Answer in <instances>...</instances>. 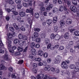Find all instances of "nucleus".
I'll list each match as a JSON object with an SVG mask.
<instances>
[{
	"instance_id": "obj_18",
	"label": "nucleus",
	"mask_w": 79,
	"mask_h": 79,
	"mask_svg": "<svg viewBox=\"0 0 79 79\" xmlns=\"http://www.w3.org/2000/svg\"><path fill=\"white\" fill-rule=\"evenodd\" d=\"M55 37L54 38V39L56 40H58L60 39H61L60 38V36L59 35H55Z\"/></svg>"
},
{
	"instance_id": "obj_47",
	"label": "nucleus",
	"mask_w": 79,
	"mask_h": 79,
	"mask_svg": "<svg viewBox=\"0 0 79 79\" xmlns=\"http://www.w3.org/2000/svg\"><path fill=\"white\" fill-rule=\"evenodd\" d=\"M48 54L47 52H45L44 53L43 56L44 58H47L48 57Z\"/></svg>"
},
{
	"instance_id": "obj_4",
	"label": "nucleus",
	"mask_w": 79,
	"mask_h": 79,
	"mask_svg": "<svg viewBox=\"0 0 79 79\" xmlns=\"http://www.w3.org/2000/svg\"><path fill=\"white\" fill-rule=\"evenodd\" d=\"M76 66L74 64H71L70 65L69 67L70 69H75V72H77V71H79V68L75 67Z\"/></svg>"
},
{
	"instance_id": "obj_14",
	"label": "nucleus",
	"mask_w": 79,
	"mask_h": 79,
	"mask_svg": "<svg viewBox=\"0 0 79 79\" xmlns=\"http://www.w3.org/2000/svg\"><path fill=\"white\" fill-rule=\"evenodd\" d=\"M3 58L5 60H6V61H8L9 60L8 55H4L3 56Z\"/></svg>"
},
{
	"instance_id": "obj_1",
	"label": "nucleus",
	"mask_w": 79,
	"mask_h": 79,
	"mask_svg": "<svg viewBox=\"0 0 79 79\" xmlns=\"http://www.w3.org/2000/svg\"><path fill=\"white\" fill-rule=\"evenodd\" d=\"M14 35V33H10L7 35V36L8 37V39H7V42L8 43L7 48L10 53H13L15 50H16V46H14L11 48V40L10 39H11L13 37V35Z\"/></svg>"
},
{
	"instance_id": "obj_52",
	"label": "nucleus",
	"mask_w": 79,
	"mask_h": 79,
	"mask_svg": "<svg viewBox=\"0 0 79 79\" xmlns=\"http://www.w3.org/2000/svg\"><path fill=\"white\" fill-rule=\"evenodd\" d=\"M64 48V46H61L59 48L60 50H63Z\"/></svg>"
},
{
	"instance_id": "obj_2",
	"label": "nucleus",
	"mask_w": 79,
	"mask_h": 79,
	"mask_svg": "<svg viewBox=\"0 0 79 79\" xmlns=\"http://www.w3.org/2000/svg\"><path fill=\"white\" fill-rule=\"evenodd\" d=\"M59 10L60 11H63V10H64V11H65V15H68L69 14V12H68V11L67 10V9L65 6L63 7V6H60L59 7Z\"/></svg>"
},
{
	"instance_id": "obj_32",
	"label": "nucleus",
	"mask_w": 79,
	"mask_h": 79,
	"mask_svg": "<svg viewBox=\"0 0 79 79\" xmlns=\"http://www.w3.org/2000/svg\"><path fill=\"white\" fill-rule=\"evenodd\" d=\"M19 52H21L23 51V48L19 47L18 48Z\"/></svg>"
},
{
	"instance_id": "obj_7",
	"label": "nucleus",
	"mask_w": 79,
	"mask_h": 79,
	"mask_svg": "<svg viewBox=\"0 0 79 79\" xmlns=\"http://www.w3.org/2000/svg\"><path fill=\"white\" fill-rule=\"evenodd\" d=\"M61 67L63 69H67L68 65L66 63V62H63L61 64Z\"/></svg>"
},
{
	"instance_id": "obj_41",
	"label": "nucleus",
	"mask_w": 79,
	"mask_h": 79,
	"mask_svg": "<svg viewBox=\"0 0 79 79\" xmlns=\"http://www.w3.org/2000/svg\"><path fill=\"white\" fill-rule=\"evenodd\" d=\"M9 29L11 32H14L15 31V29H14V28L13 27H10Z\"/></svg>"
},
{
	"instance_id": "obj_54",
	"label": "nucleus",
	"mask_w": 79,
	"mask_h": 79,
	"mask_svg": "<svg viewBox=\"0 0 79 79\" xmlns=\"http://www.w3.org/2000/svg\"><path fill=\"white\" fill-rule=\"evenodd\" d=\"M32 0H28V4L29 6H32Z\"/></svg>"
},
{
	"instance_id": "obj_22",
	"label": "nucleus",
	"mask_w": 79,
	"mask_h": 79,
	"mask_svg": "<svg viewBox=\"0 0 79 79\" xmlns=\"http://www.w3.org/2000/svg\"><path fill=\"white\" fill-rule=\"evenodd\" d=\"M46 23L48 25H50L52 23V20L50 19H48L46 21Z\"/></svg>"
},
{
	"instance_id": "obj_40",
	"label": "nucleus",
	"mask_w": 79,
	"mask_h": 79,
	"mask_svg": "<svg viewBox=\"0 0 79 79\" xmlns=\"http://www.w3.org/2000/svg\"><path fill=\"white\" fill-rule=\"evenodd\" d=\"M13 26L16 29H18V26L16 25V23H14L13 24Z\"/></svg>"
},
{
	"instance_id": "obj_9",
	"label": "nucleus",
	"mask_w": 79,
	"mask_h": 79,
	"mask_svg": "<svg viewBox=\"0 0 79 79\" xmlns=\"http://www.w3.org/2000/svg\"><path fill=\"white\" fill-rule=\"evenodd\" d=\"M32 41H35L36 42L38 43H40V38H34L32 37Z\"/></svg>"
},
{
	"instance_id": "obj_43",
	"label": "nucleus",
	"mask_w": 79,
	"mask_h": 79,
	"mask_svg": "<svg viewBox=\"0 0 79 79\" xmlns=\"http://www.w3.org/2000/svg\"><path fill=\"white\" fill-rule=\"evenodd\" d=\"M20 54V53L19 52H15L14 53V55L15 56H18Z\"/></svg>"
},
{
	"instance_id": "obj_3",
	"label": "nucleus",
	"mask_w": 79,
	"mask_h": 79,
	"mask_svg": "<svg viewBox=\"0 0 79 79\" xmlns=\"http://www.w3.org/2000/svg\"><path fill=\"white\" fill-rule=\"evenodd\" d=\"M44 70L46 71H50L51 70L52 72H55V69L53 67H52L50 68V66L49 65H47L45 66L44 68Z\"/></svg>"
},
{
	"instance_id": "obj_25",
	"label": "nucleus",
	"mask_w": 79,
	"mask_h": 79,
	"mask_svg": "<svg viewBox=\"0 0 79 79\" xmlns=\"http://www.w3.org/2000/svg\"><path fill=\"white\" fill-rule=\"evenodd\" d=\"M73 42L72 41H70L69 43V44L68 46V48H67L68 49H69V48H71V45H73Z\"/></svg>"
},
{
	"instance_id": "obj_31",
	"label": "nucleus",
	"mask_w": 79,
	"mask_h": 79,
	"mask_svg": "<svg viewBox=\"0 0 79 79\" xmlns=\"http://www.w3.org/2000/svg\"><path fill=\"white\" fill-rule=\"evenodd\" d=\"M45 42V44H49V43H50V39L48 38H46Z\"/></svg>"
},
{
	"instance_id": "obj_28",
	"label": "nucleus",
	"mask_w": 79,
	"mask_h": 79,
	"mask_svg": "<svg viewBox=\"0 0 79 79\" xmlns=\"http://www.w3.org/2000/svg\"><path fill=\"white\" fill-rule=\"evenodd\" d=\"M35 61H38L39 62H40V61H41V58L38 57V58H36L34 59Z\"/></svg>"
},
{
	"instance_id": "obj_45",
	"label": "nucleus",
	"mask_w": 79,
	"mask_h": 79,
	"mask_svg": "<svg viewBox=\"0 0 79 79\" xmlns=\"http://www.w3.org/2000/svg\"><path fill=\"white\" fill-rule=\"evenodd\" d=\"M32 71L33 73H35V74H36V73H37V69H36L35 68L33 69Z\"/></svg>"
},
{
	"instance_id": "obj_12",
	"label": "nucleus",
	"mask_w": 79,
	"mask_h": 79,
	"mask_svg": "<svg viewBox=\"0 0 79 79\" xmlns=\"http://www.w3.org/2000/svg\"><path fill=\"white\" fill-rule=\"evenodd\" d=\"M31 52L33 55H36L37 54V52L35 49H32L31 50Z\"/></svg>"
},
{
	"instance_id": "obj_51",
	"label": "nucleus",
	"mask_w": 79,
	"mask_h": 79,
	"mask_svg": "<svg viewBox=\"0 0 79 79\" xmlns=\"http://www.w3.org/2000/svg\"><path fill=\"white\" fill-rule=\"evenodd\" d=\"M35 48H40V44H37L35 46Z\"/></svg>"
},
{
	"instance_id": "obj_48",
	"label": "nucleus",
	"mask_w": 79,
	"mask_h": 79,
	"mask_svg": "<svg viewBox=\"0 0 79 79\" xmlns=\"http://www.w3.org/2000/svg\"><path fill=\"white\" fill-rule=\"evenodd\" d=\"M52 61V59L50 58H48L47 60V63H50Z\"/></svg>"
},
{
	"instance_id": "obj_13",
	"label": "nucleus",
	"mask_w": 79,
	"mask_h": 79,
	"mask_svg": "<svg viewBox=\"0 0 79 79\" xmlns=\"http://www.w3.org/2000/svg\"><path fill=\"white\" fill-rule=\"evenodd\" d=\"M26 43V41L21 40L19 42V44L20 46H23L24 44Z\"/></svg>"
},
{
	"instance_id": "obj_15",
	"label": "nucleus",
	"mask_w": 79,
	"mask_h": 79,
	"mask_svg": "<svg viewBox=\"0 0 79 79\" xmlns=\"http://www.w3.org/2000/svg\"><path fill=\"white\" fill-rule=\"evenodd\" d=\"M19 15L21 17H24L26 16V13L23 11H21L19 12Z\"/></svg>"
},
{
	"instance_id": "obj_37",
	"label": "nucleus",
	"mask_w": 79,
	"mask_h": 79,
	"mask_svg": "<svg viewBox=\"0 0 79 79\" xmlns=\"http://www.w3.org/2000/svg\"><path fill=\"white\" fill-rule=\"evenodd\" d=\"M35 18L37 19L39 17V13H36L35 14Z\"/></svg>"
},
{
	"instance_id": "obj_30",
	"label": "nucleus",
	"mask_w": 79,
	"mask_h": 79,
	"mask_svg": "<svg viewBox=\"0 0 79 79\" xmlns=\"http://www.w3.org/2000/svg\"><path fill=\"white\" fill-rule=\"evenodd\" d=\"M74 34L76 36H79V31H76L74 32Z\"/></svg>"
},
{
	"instance_id": "obj_56",
	"label": "nucleus",
	"mask_w": 79,
	"mask_h": 79,
	"mask_svg": "<svg viewBox=\"0 0 79 79\" xmlns=\"http://www.w3.org/2000/svg\"><path fill=\"white\" fill-rule=\"evenodd\" d=\"M19 42V40L17 39H15L14 41L15 44H17Z\"/></svg>"
},
{
	"instance_id": "obj_27",
	"label": "nucleus",
	"mask_w": 79,
	"mask_h": 79,
	"mask_svg": "<svg viewBox=\"0 0 79 79\" xmlns=\"http://www.w3.org/2000/svg\"><path fill=\"white\" fill-rule=\"evenodd\" d=\"M5 69V67L4 65L2 64L0 65V70H3Z\"/></svg>"
},
{
	"instance_id": "obj_19",
	"label": "nucleus",
	"mask_w": 79,
	"mask_h": 79,
	"mask_svg": "<svg viewBox=\"0 0 79 79\" xmlns=\"http://www.w3.org/2000/svg\"><path fill=\"white\" fill-rule=\"evenodd\" d=\"M6 3H9L10 5H13L14 3V2L11 0H7L6 1Z\"/></svg>"
},
{
	"instance_id": "obj_38",
	"label": "nucleus",
	"mask_w": 79,
	"mask_h": 79,
	"mask_svg": "<svg viewBox=\"0 0 79 79\" xmlns=\"http://www.w3.org/2000/svg\"><path fill=\"white\" fill-rule=\"evenodd\" d=\"M22 7V6H21V4H18L17 6V8L18 9H19V10H20V9H21Z\"/></svg>"
},
{
	"instance_id": "obj_58",
	"label": "nucleus",
	"mask_w": 79,
	"mask_h": 79,
	"mask_svg": "<svg viewBox=\"0 0 79 79\" xmlns=\"http://www.w3.org/2000/svg\"><path fill=\"white\" fill-rule=\"evenodd\" d=\"M22 39L23 40H26L27 39V37L25 35H23V38H22Z\"/></svg>"
},
{
	"instance_id": "obj_46",
	"label": "nucleus",
	"mask_w": 79,
	"mask_h": 79,
	"mask_svg": "<svg viewBox=\"0 0 79 79\" xmlns=\"http://www.w3.org/2000/svg\"><path fill=\"white\" fill-rule=\"evenodd\" d=\"M45 33H43L41 35V37L42 38H45Z\"/></svg>"
},
{
	"instance_id": "obj_17",
	"label": "nucleus",
	"mask_w": 79,
	"mask_h": 79,
	"mask_svg": "<svg viewBox=\"0 0 79 79\" xmlns=\"http://www.w3.org/2000/svg\"><path fill=\"white\" fill-rule=\"evenodd\" d=\"M60 24L61 26H64L65 24V22L63 20H61L60 22Z\"/></svg>"
},
{
	"instance_id": "obj_8",
	"label": "nucleus",
	"mask_w": 79,
	"mask_h": 79,
	"mask_svg": "<svg viewBox=\"0 0 79 79\" xmlns=\"http://www.w3.org/2000/svg\"><path fill=\"white\" fill-rule=\"evenodd\" d=\"M26 12L27 13H30L31 15H32V16H33L34 12H33V9H31V8H30V9H27L26 10Z\"/></svg>"
},
{
	"instance_id": "obj_26",
	"label": "nucleus",
	"mask_w": 79,
	"mask_h": 79,
	"mask_svg": "<svg viewBox=\"0 0 79 79\" xmlns=\"http://www.w3.org/2000/svg\"><path fill=\"white\" fill-rule=\"evenodd\" d=\"M34 37H34V38H37V37H38L39 36V33H38L37 32H35L34 33Z\"/></svg>"
},
{
	"instance_id": "obj_36",
	"label": "nucleus",
	"mask_w": 79,
	"mask_h": 79,
	"mask_svg": "<svg viewBox=\"0 0 79 79\" xmlns=\"http://www.w3.org/2000/svg\"><path fill=\"white\" fill-rule=\"evenodd\" d=\"M15 2L18 5L21 4V0H15Z\"/></svg>"
},
{
	"instance_id": "obj_33",
	"label": "nucleus",
	"mask_w": 79,
	"mask_h": 79,
	"mask_svg": "<svg viewBox=\"0 0 79 79\" xmlns=\"http://www.w3.org/2000/svg\"><path fill=\"white\" fill-rule=\"evenodd\" d=\"M34 30L35 31L39 32L40 31V29L38 28H35Z\"/></svg>"
},
{
	"instance_id": "obj_61",
	"label": "nucleus",
	"mask_w": 79,
	"mask_h": 79,
	"mask_svg": "<svg viewBox=\"0 0 79 79\" xmlns=\"http://www.w3.org/2000/svg\"><path fill=\"white\" fill-rule=\"evenodd\" d=\"M54 31L55 32H56L58 31V27L56 26L54 27Z\"/></svg>"
},
{
	"instance_id": "obj_6",
	"label": "nucleus",
	"mask_w": 79,
	"mask_h": 79,
	"mask_svg": "<svg viewBox=\"0 0 79 79\" xmlns=\"http://www.w3.org/2000/svg\"><path fill=\"white\" fill-rule=\"evenodd\" d=\"M62 59L61 57L60 56H57L56 57V61H55L54 63L55 64H59L60 63Z\"/></svg>"
},
{
	"instance_id": "obj_49",
	"label": "nucleus",
	"mask_w": 79,
	"mask_h": 79,
	"mask_svg": "<svg viewBox=\"0 0 79 79\" xmlns=\"http://www.w3.org/2000/svg\"><path fill=\"white\" fill-rule=\"evenodd\" d=\"M48 75L45 74H44L43 77V79H47Z\"/></svg>"
},
{
	"instance_id": "obj_10",
	"label": "nucleus",
	"mask_w": 79,
	"mask_h": 79,
	"mask_svg": "<svg viewBox=\"0 0 79 79\" xmlns=\"http://www.w3.org/2000/svg\"><path fill=\"white\" fill-rule=\"evenodd\" d=\"M53 4H50L49 5L48 7L45 9L46 11H50V9H52V8H53Z\"/></svg>"
},
{
	"instance_id": "obj_39",
	"label": "nucleus",
	"mask_w": 79,
	"mask_h": 79,
	"mask_svg": "<svg viewBox=\"0 0 79 79\" xmlns=\"http://www.w3.org/2000/svg\"><path fill=\"white\" fill-rule=\"evenodd\" d=\"M23 36H24V35H23L21 34H19V36H18L19 39H23Z\"/></svg>"
},
{
	"instance_id": "obj_44",
	"label": "nucleus",
	"mask_w": 79,
	"mask_h": 79,
	"mask_svg": "<svg viewBox=\"0 0 79 79\" xmlns=\"http://www.w3.org/2000/svg\"><path fill=\"white\" fill-rule=\"evenodd\" d=\"M20 29L22 31H26V28H25V27L23 26H22L21 27Z\"/></svg>"
},
{
	"instance_id": "obj_55",
	"label": "nucleus",
	"mask_w": 79,
	"mask_h": 79,
	"mask_svg": "<svg viewBox=\"0 0 79 79\" xmlns=\"http://www.w3.org/2000/svg\"><path fill=\"white\" fill-rule=\"evenodd\" d=\"M23 62H24V61H23V60H19V61L18 63L19 64H23Z\"/></svg>"
},
{
	"instance_id": "obj_62",
	"label": "nucleus",
	"mask_w": 79,
	"mask_h": 79,
	"mask_svg": "<svg viewBox=\"0 0 79 79\" xmlns=\"http://www.w3.org/2000/svg\"><path fill=\"white\" fill-rule=\"evenodd\" d=\"M28 48V46H27L24 49L23 51V52H27V50Z\"/></svg>"
},
{
	"instance_id": "obj_21",
	"label": "nucleus",
	"mask_w": 79,
	"mask_h": 79,
	"mask_svg": "<svg viewBox=\"0 0 79 79\" xmlns=\"http://www.w3.org/2000/svg\"><path fill=\"white\" fill-rule=\"evenodd\" d=\"M69 37V33H66L64 35V38H65V39H68Z\"/></svg>"
},
{
	"instance_id": "obj_23",
	"label": "nucleus",
	"mask_w": 79,
	"mask_h": 79,
	"mask_svg": "<svg viewBox=\"0 0 79 79\" xmlns=\"http://www.w3.org/2000/svg\"><path fill=\"white\" fill-rule=\"evenodd\" d=\"M53 12L55 13H57L59 11L58 9L55 7L54 8L53 10Z\"/></svg>"
},
{
	"instance_id": "obj_34",
	"label": "nucleus",
	"mask_w": 79,
	"mask_h": 79,
	"mask_svg": "<svg viewBox=\"0 0 79 79\" xmlns=\"http://www.w3.org/2000/svg\"><path fill=\"white\" fill-rule=\"evenodd\" d=\"M23 5L25 7H28L29 6V4L28 3H23Z\"/></svg>"
},
{
	"instance_id": "obj_53",
	"label": "nucleus",
	"mask_w": 79,
	"mask_h": 79,
	"mask_svg": "<svg viewBox=\"0 0 79 79\" xmlns=\"http://www.w3.org/2000/svg\"><path fill=\"white\" fill-rule=\"evenodd\" d=\"M8 70L10 71V72H12L13 71V67H11L9 68Z\"/></svg>"
},
{
	"instance_id": "obj_24",
	"label": "nucleus",
	"mask_w": 79,
	"mask_h": 79,
	"mask_svg": "<svg viewBox=\"0 0 79 79\" xmlns=\"http://www.w3.org/2000/svg\"><path fill=\"white\" fill-rule=\"evenodd\" d=\"M66 23L68 24H71L72 23V20L71 19H67L66 21Z\"/></svg>"
},
{
	"instance_id": "obj_20",
	"label": "nucleus",
	"mask_w": 79,
	"mask_h": 79,
	"mask_svg": "<svg viewBox=\"0 0 79 79\" xmlns=\"http://www.w3.org/2000/svg\"><path fill=\"white\" fill-rule=\"evenodd\" d=\"M38 55L40 56H42L44 54V52L41 50H40L38 52Z\"/></svg>"
},
{
	"instance_id": "obj_16",
	"label": "nucleus",
	"mask_w": 79,
	"mask_h": 79,
	"mask_svg": "<svg viewBox=\"0 0 79 79\" xmlns=\"http://www.w3.org/2000/svg\"><path fill=\"white\" fill-rule=\"evenodd\" d=\"M44 77V74H41L40 75H38L36 76V77L38 78V79H42Z\"/></svg>"
},
{
	"instance_id": "obj_29",
	"label": "nucleus",
	"mask_w": 79,
	"mask_h": 79,
	"mask_svg": "<svg viewBox=\"0 0 79 79\" xmlns=\"http://www.w3.org/2000/svg\"><path fill=\"white\" fill-rule=\"evenodd\" d=\"M55 34L52 33V34L50 36V38L51 39H55Z\"/></svg>"
},
{
	"instance_id": "obj_42",
	"label": "nucleus",
	"mask_w": 79,
	"mask_h": 79,
	"mask_svg": "<svg viewBox=\"0 0 79 79\" xmlns=\"http://www.w3.org/2000/svg\"><path fill=\"white\" fill-rule=\"evenodd\" d=\"M72 3L74 5H77V1L76 0H73Z\"/></svg>"
},
{
	"instance_id": "obj_60",
	"label": "nucleus",
	"mask_w": 79,
	"mask_h": 79,
	"mask_svg": "<svg viewBox=\"0 0 79 79\" xmlns=\"http://www.w3.org/2000/svg\"><path fill=\"white\" fill-rule=\"evenodd\" d=\"M29 57L31 59H33V58H35V57L33 56V55L30 54L29 55Z\"/></svg>"
},
{
	"instance_id": "obj_11",
	"label": "nucleus",
	"mask_w": 79,
	"mask_h": 79,
	"mask_svg": "<svg viewBox=\"0 0 79 79\" xmlns=\"http://www.w3.org/2000/svg\"><path fill=\"white\" fill-rule=\"evenodd\" d=\"M70 9L71 11H73L74 13L77 12V8L75 6H70Z\"/></svg>"
},
{
	"instance_id": "obj_57",
	"label": "nucleus",
	"mask_w": 79,
	"mask_h": 79,
	"mask_svg": "<svg viewBox=\"0 0 79 79\" xmlns=\"http://www.w3.org/2000/svg\"><path fill=\"white\" fill-rule=\"evenodd\" d=\"M45 10V8L44 7H40L41 11H44Z\"/></svg>"
},
{
	"instance_id": "obj_50",
	"label": "nucleus",
	"mask_w": 79,
	"mask_h": 79,
	"mask_svg": "<svg viewBox=\"0 0 79 79\" xmlns=\"http://www.w3.org/2000/svg\"><path fill=\"white\" fill-rule=\"evenodd\" d=\"M11 77L14 78V79H16V76L15 75V74L13 73L11 75Z\"/></svg>"
},
{
	"instance_id": "obj_5",
	"label": "nucleus",
	"mask_w": 79,
	"mask_h": 79,
	"mask_svg": "<svg viewBox=\"0 0 79 79\" xmlns=\"http://www.w3.org/2000/svg\"><path fill=\"white\" fill-rule=\"evenodd\" d=\"M27 21H28V23H29L30 25H28L26 24L25 26H26V27L27 28L28 27H30V29H31V28H32V21L31 20V19L29 18V19H27Z\"/></svg>"
},
{
	"instance_id": "obj_64",
	"label": "nucleus",
	"mask_w": 79,
	"mask_h": 79,
	"mask_svg": "<svg viewBox=\"0 0 79 79\" xmlns=\"http://www.w3.org/2000/svg\"><path fill=\"white\" fill-rule=\"evenodd\" d=\"M31 79H38V78L36 77L37 78H36V77H35L34 76H31Z\"/></svg>"
},
{
	"instance_id": "obj_35",
	"label": "nucleus",
	"mask_w": 79,
	"mask_h": 79,
	"mask_svg": "<svg viewBox=\"0 0 79 79\" xmlns=\"http://www.w3.org/2000/svg\"><path fill=\"white\" fill-rule=\"evenodd\" d=\"M35 47V43L34 42H32L31 44V48H34Z\"/></svg>"
},
{
	"instance_id": "obj_59",
	"label": "nucleus",
	"mask_w": 79,
	"mask_h": 79,
	"mask_svg": "<svg viewBox=\"0 0 79 79\" xmlns=\"http://www.w3.org/2000/svg\"><path fill=\"white\" fill-rule=\"evenodd\" d=\"M32 66L34 67L35 68L37 67V64L35 63H34L32 65Z\"/></svg>"
},
{
	"instance_id": "obj_63",
	"label": "nucleus",
	"mask_w": 79,
	"mask_h": 79,
	"mask_svg": "<svg viewBox=\"0 0 79 79\" xmlns=\"http://www.w3.org/2000/svg\"><path fill=\"white\" fill-rule=\"evenodd\" d=\"M21 17L18 16L17 17V20L18 21H19V20H21Z\"/></svg>"
}]
</instances>
